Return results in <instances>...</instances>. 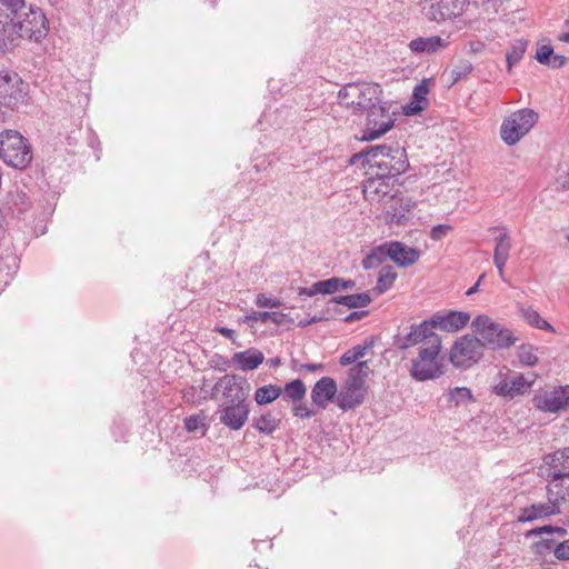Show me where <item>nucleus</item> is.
<instances>
[{"instance_id":"nucleus-1","label":"nucleus","mask_w":569,"mask_h":569,"mask_svg":"<svg viewBox=\"0 0 569 569\" xmlns=\"http://www.w3.org/2000/svg\"><path fill=\"white\" fill-rule=\"evenodd\" d=\"M383 98V90L376 82H349L342 86L337 93L338 104L352 114H365V111L379 103Z\"/></svg>"},{"instance_id":"nucleus-2","label":"nucleus","mask_w":569,"mask_h":569,"mask_svg":"<svg viewBox=\"0 0 569 569\" xmlns=\"http://www.w3.org/2000/svg\"><path fill=\"white\" fill-rule=\"evenodd\" d=\"M370 373L368 361H358L348 370L347 378L337 395V406L343 410H352L363 403L367 387L366 380Z\"/></svg>"},{"instance_id":"nucleus-3","label":"nucleus","mask_w":569,"mask_h":569,"mask_svg":"<svg viewBox=\"0 0 569 569\" xmlns=\"http://www.w3.org/2000/svg\"><path fill=\"white\" fill-rule=\"evenodd\" d=\"M431 339L429 345L419 347L417 357L411 361L410 375L417 381L435 380L445 373L440 357L442 340Z\"/></svg>"},{"instance_id":"nucleus-4","label":"nucleus","mask_w":569,"mask_h":569,"mask_svg":"<svg viewBox=\"0 0 569 569\" xmlns=\"http://www.w3.org/2000/svg\"><path fill=\"white\" fill-rule=\"evenodd\" d=\"M0 158L14 169H26L32 160L31 147L18 131H3L0 133Z\"/></svg>"},{"instance_id":"nucleus-5","label":"nucleus","mask_w":569,"mask_h":569,"mask_svg":"<svg viewBox=\"0 0 569 569\" xmlns=\"http://www.w3.org/2000/svg\"><path fill=\"white\" fill-rule=\"evenodd\" d=\"M471 329L480 337L483 348H509L517 340L510 330L502 328L486 315L477 316L471 322Z\"/></svg>"},{"instance_id":"nucleus-6","label":"nucleus","mask_w":569,"mask_h":569,"mask_svg":"<svg viewBox=\"0 0 569 569\" xmlns=\"http://www.w3.org/2000/svg\"><path fill=\"white\" fill-rule=\"evenodd\" d=\"M538 118V113L529 108L512 112L501 123V140L507 146H515L533 128Z\"/></svg>"},{"instance_id":"nucleus-7","label":"nucleus","mask_w":569,"mask_h":569,"mask_svg":"<svg viewBox=\"0 0 569 569\" xmlns=\"http://www.w3.org/2000/svg\"><path fill=\"white\" fill-rule=\"evenodd\" d=\"M391 104L381 98L379 103L365 111L366 122L362 141H373L386 134L395 126V112L390 111Z\"/></svg>"},{"instance_id":"nucleus-8","label":"nucleus","mask_w":569,"mask_h":569,"mask_svg":"<svg viewBox=\"0 0 569 569\" xmlns=\"http://www.w3.org/2000/svg\"><path fill=\"white\" fill-rule=\"evenodd\" d=\"M483 356V343L471 335H465L457 339L449 353V360L453 367L468 369L477 363Z\"/></svg>"},{"instance_id":"nucleus-9","label":"nucleus","mask_w":569,"mask_h":569,"mask_svg":"<svg viewBox=\"0 0 569 569\" xmlns=\"http://www.w3.org/2000/svg\"><path fill=\"white\" fill-rule=\"evenodd\" d=\"M396 178L390 176L376 173L375 177L368 178L362 184V193L370 203L382 206L386 201L399 202L398 188Z\"/></svg>"},{"instance_id":"nucleus-10","label":"nucleus","mask_w":569,"mask_h":569,"mask_svg":"<svg viewBox=\"0 0 569 569\" xmlns=\"http://www.w3.org/2000/svg\"><path fill=\"white\" fill-rule=\"evenodd\" d=\"M566 497L562 490L553 491L551 487L547 488V501L532 503L520 510L519 522H532L538 519L549 518L562 513V506L566 503Z\"/></svg>"},{"instance_id":"nucleus-11","label":"nucleus","mask_w":569,"mask_h":569,"mask_svg":"<svg viewBox=\"0 0 569 569\" xmlns=\"http://www.w3.org/2000/svg\"><path fill=\"white\" fill-rule=\"evenodd\" d=\"M467 0H420L421 14L429 21L443 22L460 17Z\"/></svg>"},{"instance_id":"nucleus-12","label":"nucleus","mask_w":569,"mask_h":569,"mask_svg":"<svg viewBox=\"0 0 569 569\" xmlns=\"http://www.w3.org/2000/svg\"><path fill=\"white\" fill-rule=\"evenodd\" d=\"M18 40L27 38L36 42L47 37L49 31L48 20L40 8L30 7L23 19L16 22Z\"/></svg>"},{"instance_id":"nucleus-13","label":"nucleus","mask_w":569,"mask_h":569,"mask_svg":"<svg viewBox=\"0 0 569 569\" xmlns=\"http://www.w3.org/2000/svg\"><path fill=\"white\" fill-rule=\"evenodd\" d=\"M441 338L435 331H431L428 320L420 323H412L399 331L393 339V346L400 350H407L415 346H426L432 339Z\"/></svg>"},{"instance_id":"nucleus-14","label":"nucleus","mask_w":569,"mask_h":569,"mask_svg":"<svg viewBox=\"0 0 569 569\" xmlns=\"http://www.w3.org/2000/svg\"><path fill=\"white\" fill-rule=\"evenodd\" d=\"M28 84L17 73L0 72V98L8 108H16L24 101Z\"/></svg>"},{"instance_id":"nucleus-15","label":"nucleus","mask_w":569,"mask_h":569,"mask_svg":"<svg viewBox=\"0 0 569 569\" xmlns=\"http://www.w3.org/2000/svg\"><path fill=\"white\" fill-rule=\"evenodd\" d=\"M247 400L224 401L217 410L219 421L230 430H240L249 418Z\"/></svg>"},{"instance_id":"nucleus-16","label":"nucleus","mask_w":569,"mask_h":569,"mask_svg":"<svg viewBox=\"0 0 569 569\" xmlns=\"http://www.w3.org/2000/svg\"><path fill=\"white\" fill-rule=\"evenodd\" d=\"M533 406L543 412H559L569 408V386L543 390L532 399Z\"/></svg>"},{"instance_id":"nucleus-17","label":"nucleus","mask_w":569,"mask_h":569,"mask_svg":"<svg viewBox=\"0 0 569 569\" xmlns=\"http://www.w3.org/2000/svg\"><path fill=\"white\" fill-rule=\"evenodd\" d=\"M373 168H377V173L390 176L397 179L398 176L406 172L409 168V161L405 148L400 147L398 143H393L390 151L385 153L383 159L377 161V164Z\"/></svg>"},{"instance_id":"nucleus-18","label":"nucleus","mask_w":569,"mask_h":569,"mask_svg":"<svg viewBox=\"0 0 569 569\" xmlns=\"http://www.w3.org/2000/svg\"><path fill=\"white\" fill-rule=\"evenodd\" d=\"M470 315L463 311L436 312L428 319L431 331L439 329L447 332H456L467 326Z\"/></svg>"},{"instance_id":"nucleus-19","label":"nucleus","mask_w":569,"mask_h":569,"mask_svg":"<svg viewBox=\"0 0 569 569\" xmlns=\"http://www.w3.org/2000/svg\"><path fill=\"white\" fill-rule=\"evenodd\" d=\"M246 381L237 375H224L213 386V392L221 391L226 401L247 400L243 390Z\"/></svg>"},{"instance_id":"nucleus-20","label":"nucleus","mask_w":569,"mask_h":569,"mask_svg":"<svg viewBox=\"0 0 569 569\" xmlns=\"http://www.w3.org/2000/svg\"><path fill=\"white\" fill-rule=\"evenodd\" d=\"M491 230H499L500 233L496 237V247L493 250V263L498 269L500 278L506 281L505 266L509 259L511 250V238L506 227H493Z\"/></svg>"},{"instance_id":"nucleus-21","label":"nucleus","mask_w":569,"mask_h":569,"mask_svg":"<svg viewBox=\"0 0 569 569\" xmlns=\"http://www.w3.org/2000/svg\"><path fill=\"white\" fill-rule=\"evenodd\" d=\"M535 382V376L530 379L526 378L521 373H516L510 378L501 380L496 387L495 392L499 396L513 398L519 395H523L529 390Z\"/></svg>"},{"instance_id":"nucleus-22","label":"nucleus","mask_w":569,"mask_h":569,"mask_svg":"<svg viewBox=\"0 0 569 569\" xmlns=\"http://www.w3.org/2000/svg\"><path fill=\"white\" fill-rule=\"evenodd\" d=\"M448 46V38L440 36L418 37L408 43L409 50L416 56H430L445 50Z\"/></svg>"},{"instance_id":"nucleus-23","label":"nucleus","mask_w":569,"mask_h":569,"mask_svg":"<svg viewBox=\"0 0 569 569\" xmlns=\"http://www.w3.org/2000/svg\"><path fill=\"white\" fill-rule=\"evenodd\" d=\"M388 247V258L401 268L415 264L421 254L418 249L411 248L400 241H389Z\"/></svg>"},{"instance_id":"nucleus-24","label":"nucleus","mask_w":569,"mask_h":569,"mask_svg":"<svg viewBox=\"0 0 569 569\" xmlns=\"http://www.w3.org/2000/svg\"><path fill=\"white\" fill-rule=\"evenodd\" d=\"M337 395L338 388L336 381L330 377H322L312 387L311 400L317 407L325 409Z\"/></svg>"},{"instance_id":"nucleus-25","label":"nucleus","mask_w":569,"mask_h":569,"mask_svg":"<svg viewBox=\"0 0 569 569\" xmlns=\"http://www.w3.org/2000/svg\"><path fill=\"white\" fill-rule=\"evenodd\" d=\"M545 460L549 466L548 478L552 482L569 478V447L547 456Z\"/></svg>"},{"instance_id":"nucleus-26","label":"nucleus","mask_w":569,"mask_h":569,"mask_svg":"<svg viewBox=\"0 0 569 569\" xmlns=\"http://www.w3.org/2000/svg\"><path fill=\"white\" fill-rule=\"evenodd\" d=\"M263 353L254 348L236 352L231 358V362L237 367V369L242 371L257 369L263 362Z\"/></svg>"},{"instance_id":"nucleus-27","label":"nucleus","mask_w":569,"mask_h":569,"mask_svg":"<svg viewBox=\"0 0 569 569\" xmlns=\"http://www.w3.org/2000/svg\"><path fill=\"white\" fill-rule=\"evenodd\" d=\"M399 202L386 201L381 208L388 216V221L393 223H401L406 220V213L410 210V202L405 201L400 190L398 189Z\"/></svg>"},{"instance_id":"nucleus-28","label":"nucleus","mask_w":569,"mask_h":569,"mask_svg":"<svg viewBox=\"0 0 569 569\" xmlns=\"http://www.w3.org/2000/svg\"><path fill=\"white\" fill-rule=\"evenodd\" d=\"M18 41L17 24L13 18L0 14V48L16 46Z\"/></svg>"},{"instance_id":"nucleus-29","label":"nucleus","mask_w":569,"mask_h":569,"mask_svg":"<svg viewBox=\"0 0 569 569\" xmlns=\"http://www.w3.org/2000/svg\"><path fill=\"white\" fill-rule=\"evenodd\" d=\"M272 321L274 325H284V323H292L293 320L283 312L278 311H262V312H251L247 315L243 319V322L247 323H253L257 321L267 322Z\"/></svg>"},{"instance_id":"nucleus-30","label":"nucleus","mask_w":569,"mask_h":569,"mask_svg":"<svg viewBox=\"0 0 569 569\" xmlns=\"http://www.w3.org/2000/svg\"><path fill=\"white\" fill-rule=\"evenodd\" d=\"M392 147L393 144L371 146L356 154L353 158H363V163L369 168H373L377 164V161L382 160L385 153L389 152Z\"/></svg>"},{"instance_id":"nucleus-31","label":"nucleus","mask_w":569,"mask_h":569,"mask_svg":"<svg viewBox=\"0 0 569 569\" xmlns=\"http://www.w3.org/2000/svg\"><path fill=\"white\" fill-rule=\"evenodd\" d=\"M282 400L286 402H299L305 400L307 388L300 379L287 382L282 388Z\"/></svg>"},{"instance_id":"nucleus-32","label":"nucleus","mask_w":569,"mask_h":569,"mask_svg":"<svg viewBox=\"0 0 569 569\" xmlns=\"http://www.w3.org/2000/svg\"><path fill=\"white\" fill-rule=\"evenodd\" d=\"M371 301V296L368 292L338 296L331 299V302L346 306L350 309L367 307Z\"/></svg>"},{"instance_id":"nucleus-33","label":"nucleus","mask_w":569,"mask_h":569,"mask_svg":"<svg viewBox=\"0 0 569 569\" xmlns=\"http://www.w3.org/2000/svg\"><path fill=\"white\" fill-rule=\"evenodd\" d=\"M389 250L388 242L375 247L362 260L365 270L375 269L383 263L388 258L387 251Z\"/></svg>"},{"instance_id":"nucleus-34","label":"nucleus","mask_w":569,"mask_h":569,"mask_svg":"<svg viewBox=\"0 0 569 569\" xmlns=\"http://www.w3.org/2000/svg\"><path fill=\"white\" fill-rule=\"evenodd\" d=\"M397 279V272L395 271L392 266H383L378 276L377 286L373 291L377 295H382L388 291L395 283Z\"/></svg>"},{"instance_id":"nucleus-35","label":"nucleus","mask_w":569,"mask_h":569,"mask_svg":"<svg viewBox=\"0 0 569 569\" xmlns=\"http://www.w3.org/2000/svg\"><path fill=\"white\" fill-rule=\"evenodd\" d=\"M519 312H520L521 317L531 327H535L540 330L553 331L552 326L548 321L542 319L540 317V315L538 313V311H536L533 308L521 306V307H519Z\"/></svg>"},{"instance_id":"nucleus-36","label":"nucleus","mask_w":569,"mask_h":569,"mask_svg":"<svg viewBox=\"0 0 569 569\" xmlns=\"http://www.w3.org/2000/svg\"><path fill=\"white\" fill-rule=\"evenodd\" d=\"M282 393V389L276 385H266L259 387L254 392V400L258 405L263 406L271 403Z\"/></svg>"},{"instance_id":"nucleus-37","label":"nucleus","mask_w":569,"mask_h":569,"mask_svg":"<svg viewBox=\"0 0 569 569\" xmlns=\"http://www.w3.org/2000/svg\"><path fill=\"white\" fill-rule=\"evenodd\" d=\"M279 423L280 420L271 412L263 413L252 420V427L264 435L273 433L279 428Z\"/></svg>"},{"instance_id":"nucleus-38","label":"nucleus","mask_w":569,"mask_h":569,"mask_svg":"<svg viewBox=\"0 0 569 569\" xmlns=\"http://www.w3.org/2000/svg\"><path fill=\"white\" fill-rule=\"evenodd\" d=\"M321 281L326 295H332L339 290H351L356 287L355 280L351 279L345 280L341 278L332 277Z\"/></svg>"},{"instance_id":"nucleus-39","label":"nucleus","mask_w":569,"mask_h":569,"mask_svg":"<svg viewBox=\"0 0 569 569\" xmlns=\"http://www.w3.org/2000/svg\"><path fill=\"white\" fill-rule=\"evenodd\" d=\"M428 91V87L425 83H419L415 87L412 93L415 101L407 106L406 114H413L423 109V107L420 103L426 101Z\"/></svg>"},{"instance_id":"nucleus-40","label":"nucleus","mask_w":569,"mask_h":569,"mask_svg":"<svg viewBox=\"0 0 569 569\" xmlns=\"http://www.w3.org/2000/svg\"><path fill=\"white\" fill-rule=\"evenodd\" d=\"M373 346V342H369L365 346L357 345L352 347L351 349L347 350L341 357H340V365L341 366H349L362 357H365L366 352Z\"/></svg>"},{"instance_id":"nucleus-41","label":"nucleus","mask_w":569,"mask_h":569,"mask_svg":"<svg viewBox=\"0 0 569 569\" xmlns=\"http://www.w3.org/2000/svg\"><path fill=\"white\" fill-rule=\"evenodd\" d=\"M517 356L521 365L532 367L537 365L539 357L537 348L529 343H523L518 347Z\"/></svg>"},{"instance_id":"nucleus-42","label":"nucleus","mask_w":569,"mask_h":569,"mask_svg":"<svg viewBox=\"0 0 569 569\" xmlns=\"http://www.w3.org/2000/svg\"><path fill=\"white\" fill-rule=\"evenodd\" d=\"M528 42L525 40H517L510 48V50L506 53V59L508 63V68L511 69L512 66L518 63L523 53L526 52Z\"/></svg>"},{"instance_id":"nucleus-43","label":"nucleus","mask_w":569,"mask_h":569,"mask_svg":"<svg viewBox=\"0 0 569 569\" xmlns=\"http://www.w3.org/2000/svg\"><path fill=\"white\" fill-rule=\"evenodd\" d=\"M473 67L468 60L459 61L450 71V86L456 84L458 81L465 79L471 73Z\"/></svg>"},{"instance_id":"nucleus-44","label":"nucleus","mask_w":569,"mask_h":569,"mask_svg":"<svg viewBox=\"0 0 569 569\" xmlns=\"http://www.w3.org/2000/svg\"><path fill=\"white\" fill-rule=\"evenodd\" d=\"M448 397L450 401H453L457 406L462 402L473 400L471 390L467 387H456L451 389L448 393Z\"/></svg>"},{"instance_id":"nucleus-45","label":"nucleus","mask_w":569,"mask_h":569,"mask_svg":"<svg viewBox=\"0 0 569 569\" xmlns=\"http://www.w3.org/2000/svg\"><path fill=\"white\" fill-rule=\"evenodd\" d=\"M254 303L259 308H279L282 306V301L280 299L268 297L264 293H258Z\"/></svg>"},{"instance_id":"nucleus-46","label":"nucleus","mask_w":569,"mask_h":569,"mask_svg":"<svg viewBox=\"0 0 569 569\" xmlns=\"http://www.w3.org/2000/svg\"><path fill=\"white\" fill-rule=\"evenodd\" d=\"M292 412L293 416L301 419H309L315 416V411L310 410L303 400H300L299 402H292Z\"/></svg>"},{"instance_id":"nucleus-47","label":"nucleus","mask_w":569,"mask_h":569,"mask_svg":"<svg viewBox=\"0 0 569 569\" xmlns=\"http://www.w3.org/2000/svg\"><path fill=\"white\" fill-rule=\"evenodd\" d=\"M553 53V48L549 44H541L538 47L535 59L541 63L547 64L549 60H551V56Z\"/></svg>"},{"instance_id":"nucleus-48","label":"nucleus","mask_w":569,"mask_h":569,"mask_svg":"<svg viewBox=\"0 0 569 569\" xmlns=\"http://www.w3.org/2000/svg\"><path fill=\"white\" fill-rule=\"evenodd\" d=\"M451 230L452 226L450 224H437L431 228L429 237L435 241H439L447 237Z\"/></svg>"},{"instance_id":"nucleus-49","label":"nucleus","mask_w":569,"mask_h":569,"mask_svg":"<svg viewBox=\"0 0 569 569\" xmlns=\"http://www.w3.org/2000/svg\"><path fill=\"white\" fill-rule=\"evenodd\" d=\"M292 369L296 372H302V371H323L325 365L322 363H300L297 360H292Z\"/></svg>"},{"instance_id":"nucleus-50","label":"nucleus","mask_w":569,"mask_h":569,"mask_svg":"<svg viewBox=\"0 0 569 569\" xmlns=\"http://www.w3.org/2000/svg\"><path fill=\"white\" fill-rule=\"evenodd\" d=\"M326 295L325 293V289L322 287V281H317L315 283H312L311 287H303V288H299V296H308V297H312V296H316V295Z\"/></svg>"},{"instance_id":"nucleus-51","label":"nucleus","mask_w":569,"mask_h":569,"mask_svg":"<svg viewBox=\"0 0 569 569\" xmlns=\"http://www.w3.org/2000/svg\"><path fill=\"white\" fill-rule=\"evenodd\" d=\"M553 555L559 560H569V539L559 542L553 549Z\"/></svg>"},{"instance_id":"nucleus-52","label":"nucleus","mask_w":569,"mask_h":569,"mask_svg":"<svg viewBox=\"0 0 569 569\" xmlns=\"http://www.w3.org/2000/svg\"><path fill=\"white\" fill-rule=\"evenodd\" d=\"M186 429L190 432L197 431L199 428L203 427V418L199 416H190L184 420Z\"/></svg>"},{"instance_id":"nucleus-53","label":"nucleus","mask_w":569,"mask_h":569,"mask_svg":"<svg viewBox=\"0 0 569 569\" xmlns=\"http://www.w3.org/2000/svg\"><path fill=\"white\" fill-rule=\"evenodd\" d=\"M0 3L7 7L14 17L24 7V0H0Z\"/></svg>"},{"instance_id":"nucleus-54","label":"nucleus","mask_w":569,"mask_h":569,"mask_svg":"<svg viewBox=\"0 0 569 569\" xmlns=\"http://www.w3.org/2000/svg\"><path fill=\"white\" fill-rule=\"evenodd\" d=\"M550 59L551 60H549V62L546 66H549L553 69L562 68L568 61V58L566 56L555 54V52L552 53Z\"/></svg>"},{"instance_id":"nucleus-55","label":"nucleus","mask_w":569,"mask_h":569,"mask_svg":"<svg viewBox=\"0 0 569 569\" xmlns=\"http://www.w3.org/2000/svg\"><path fill=\"white\" fill-rule=\"evenodd\" d=\"M327 318L325 316H313L311 318H306L299 321L298 327L305 328L307 326H310L312 323H317L320 321L326 320Z\"/></svg>"},{"instance_id":"nucleus-56","label":"nucleus","mask_w":569,"mask_h":569,"mask_svg":"<svg viewBox=\"0 0 569 569\" xmlns=\"http://www.w3.org/2000/svg\"><path fill=\"white\" fill-rule=\"evenodd\" d=\"M367 315V311H352L345 318V322H353L362 319Z\"/></svg>"},{"instance_id":"nucleus-57","label":"nucleus","mask_w":569,"mask_h":569,"mask_svg":"<svg viewBox=\"0 0 569 569\" xmlns=\"http://www.w3.org/2000/svg\"><path fill=\"white\" fill-rule=\"evenodd\" d=\"M552 526L551 525H546V526H542V527H537L535 529H532L530 531V535L532 536H539V535H542V533H552Z\"/></svg>"},{"instance_id":"nucleus-58","label":"nucleus","mask_w":569,"mask_h":569,"mask_svg":"<svg viewBox=\"0 0 569 569\" xmlns=\"http://www.w3.org/2000/svg\"><path fill=\"white\" fill-rule=\"evenodd\" d=\"M216 331L230 340H234V331L232 329L227 327H218L216 328Z\"/></svg>"},{"instance_id":"nucleus-59","label":"nucleus","mask_w":569,"mask_h":569,"mask_svg":"<svg viewBox=\"0 0 569 569\" xmlns=\"http://www.w3.org/2000/svg\"><path fill=\"white\" fill-rule=\"evenodd\" d=\"M485 278V274H481L479 280L471 287L468 289V291L466 292L467 296H471L473 295L477 290H478V287L481 282V280Z\"/></svg>"},{"instance_id":"nucleus-60","label":"nucleus","mask_w":569,"mask_h":569,"mask_svg":"<svg viewBox=\"0 0 569 569\" xmlns=\"http://www.w3.org/2000/svg\"><path fill=\"white\" fill-rule=\"evenodd\" d=\"M552 533H557L561 537L566 536L567 535V529L563 528V527H558V526H552Z\"/></svg>"},{"instance_id":"nucleus-61","label":"nucleus","mask_w":569,"mask_h":569,"mask_svg":"<svg viewBox=\"0 0 569 569\" xmlns=\"http://www.w3.org/2000/svg\"><path fill=\"white\" fill-rule=\"evenodd\" d=\"M558 39L562 42H566V43H569V31L568 32H565V33H561Z\"/></svg>"},{"instance_id":"nucleus-62","label":"nucleus","mask_w":569,"mask_h":569,"mask_svg":"<svg viewBox=\"0 0 569 569\" xmlns=\"http://www.w3.org/2000/svg\"><path fill=\"white\" fill-rule=\"evenodd\" d=\"M271 362H272V365H274V366H276V365H278V363L280 362V359H279V358H276V359L271 360Z\"/></svg>"},{"instance_id":"nucleus-63","label":"nucleus","mask_w":569,"mask_h":569,"mask_svg":"<svg viewBox=\"0 0 569 569\" xmlns=\"http://www.w3.org/2000/svg\"><path fill=\"white\" fill-rule=\"evenodd\" d=\"M566 23H567V24H569V19H568V20H566Z\"/></svg>"},{"instance_id":"nucleus-64","label":"nucleus","mask_w":569,"mask_h":569,"mask_svg":"<svg viewBox=\"0 0 569 569\" xmlns=\"http://www.w3.org/2000/svg\"><path fill=\"white\" fill-rule=\"evenodd\" d=\"M567 240H568V242H569V234L567 236Z\"/></svg>"}]
</instances>
